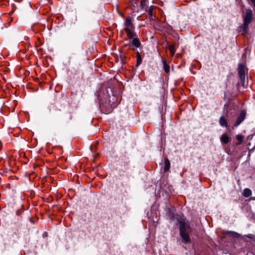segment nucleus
I'll return each mask as SVG.
<instances>
[{"mask_svg":"<svg viewBox=\"0 0 255 255\" xmlns=\"http://www.w3.org/2000/svg\"><path fill=\"white\" fill-rule=\"evenodd\" d=\"M154 8L153 6H151L150 7H147L145 8V10L146 11H148V17L150 18H152V17L153 16V8Z\"/></svg>","mask_w":255,"mask_h":255,"instance_id":"obj_9","label":"nucleus"},{"mask_svg":"<svg viewBox=\"0 0 255 255\" xmlns=\"http://www.w3.org/2000/svg\"><path fill=\"white\" fill-rule=\"evenodd\" d=\"M163 68H164V70L165 72L166 73H169V69H170L169 66L167 64L166 61L165 60L163 61Z\"/></svg>","mask_w":255,"mask_h":255,"instance_id":"obj_13","label":"nucleus"},{"mask_svg":"<svg viewBox=\"0 0 255 255\" xmlns=\"http://www.w3.org/2000/svg\"><path fill=\"white\" fill-rule=\"evenodd\" d=\"M252 191L249 188H246L243 192V196L245 197H249L252 195Z\"/></svg>","mask_w":255,"mask_h":255,"instance_id":"obj_11","label":"nucleus"},{"mask_svg":"<svg viewBox=\"0 0 255 255\" xmlns=\"http://www.w3.org/2000/svg\"><path fill=\"white\" fill-rule=\"evenodd\" d=\"M251 199H252V200H255V197H252V198H251Z\"/></svg>","mask_w":255,"mask_h":255,"instance_id":"obj_20","label":"nucleus"},{"mask_svg":"<svg viewBox=\"0 0 255 255\" xmlns=\"http://www.w3.org/2000/svg\"><path fill=\"white\" fill-rule=\"evenodd\" d=\"M238 73L242 82H244L246 79L245 66L242 64L238 66Z\"/></svg>","mask_w":255,"mask_h":255,"instance_id":"obj_3","label":"nucleus"},{"mask_svg":"<svg viewBox=\"0 0 255 255\" xmlns=\"http://www.w3.org/2000/svg\"><path fill=\"white\" fill-rule=\"evenodd\" d=\"M141 62H142V59H141L140 55L138 54V55L137 57L136 67H138L139 66V65L141 64Z\"/></svg>","mask_w":255,"mask_h":255,"instance_id":"obj_16","label":"nucleus"},{"mask_svg":"<svg viewBox=\"0 0 255 255\" xmlns=\"http://www.w3.org/2000/svg\"><path fill=\"white\" fill-rule=\"evenodd\" d=\"M221 140L224 143H227L229 141L228 135L226 133L223 134L221 137Z\"/></svg>","mask_w":255,"mask_h":255,"instance_id":"obj_10","label":"nucleus"},{"mask_svg":"<svg viewBox=\"0 0 255 255\" xmlns=\"http://www.w3.org/2000/svg\"><path fill=\"white\" fill-rule=\"evenodd\" d=\"M147 5V0H141L140 2V8H144Z\"/></svg>","mask_w":255,"mask_h":255,"instance_id":"obj_15","label":"nucleus"},{"mask_svg":"<svg viewBox=\"0 0 255 255\" xmlns=\"http://www.w3.org/2000/svg\"><path fill=\"white\" fill-rule=\"evenodd\" d=\"M246 113L245 111H242L241 112L240 116H239V117L238 118V119L237 120V121H236V123L235 124L236 126H237V127L238 126L244 121V120H245V119L246 118Z\"/></svg>","mask_w":255,"mask_h":255,"instance_id":"obj_5","label":"nucleus"},{"mask_svg":"<svg viewBox=\"0 0 255 255\" xmlns=\"http://www.w3.org/2000/svg\"><path fill=\"white\" fill-rule=\"evenodd\" d=\"M252 2V4L254 6H255V0H250Z\"/></svg>","mask_w":255,"mask_h":255,"instance_id":"obj_19","label":"nucleus"},{"mask_svg":"<svg viewBox=\"0 0 255 255\" xmlns=\"http://www.w3.org/2000/svg\"><path fill=\"white\" fill-rule=\"evenodd\" d=\"M253 17L252 11L251 9H246V13L244 16L245 23H250Z\"/></svg>","mask_w":255,"mask_h":255,"instance_id":"obj_4","label":"nucleus"},{"mask_svg":"<svg viewBox=\"0 0 255 255\" xmlns=\"http://www.w3.org/2000/svg\"><path fill=\"white\" fill-rule=\"evenodd\" d=\"M168 49L172 55H173L175 52V49L173 45H168Z\"/></svg>","mask_w":255,"mask_h":255,"instance_id":"obj_14","label":"nucleus"},{"mask_svg":"<svg viewBox=\"0 0 255 255\" xmlns=\"http://www.w3.org/2000/svg\"><path fill=\"white\" fill-rule=\"evenodd\" d=\"M244 136L242 135H238L237 136V139L239 141V143H241L243 142Z\"/></svg>","mask_w":255,"mask_h":255,"instance_id":"obj_17","label":"nucleus"},{"mask_svg":"<svg viewBox=\"0 0 255 255\" xmlns=\"http://www.w3.org/2000/svg\"><path fill=\"white\" fill-rule=\"evenodd\" d=\"M219 123L220 125L222 127H227V122L223 116L221 117L220 118Z\"/></svg>","mask_w":255,"mask_h":255,"instance_id":"obj_12","label":"nucleus"},{"mask_svg":"<svg viewBox=\"0 0 255 255\" xmlns=\"http://www.w3.org/2000/svg\"><path fill=\"white\" fill-rule=\"evenodd\" d=\"M249 24L250 23L244 22V25L241 27L240 29V31L242 32V34L245 35L248 33Z\"/></svg>","mask_w":255,"mask_h":255,"instance_id":"obj_6","label":"nucleus"},{"mask_svg":"<svg viewBox=\"0 0 255 255\" xmlns=\"http://www.w3.org/2000/svg\"><path fill=\"white\" fill-rule=\"evenodd\" d=\"M125 24V30L129 38H132L134 37V34L133 31L134 29L133 24L132 22V19L130 16L126 18Z\"/></svg>","mask_w":255,"mask_h":255,"instance_id":"obj_2","label":"nucleus"},{"mask_svg":"<svg viewBox=\"0 0 255 255\" xmlns=\"http://www.w3.org/2000/svg\"><path fill=\"white\" fill-rule=\"evenodd\" d=\"M170 161L167 158H165L164 160V171L166 172L169 170L170 168Z\"/></svg>","mask_w":255,"mask_h":255,"instance_id":"obj_8","label":"nucleus"},{"mask_svg":"<svg viewBox=\"0 0 255 255\" xmlns=\"http://www.w3.org/2000/svg\"><path fill=\"white\" fill-rule=\"evenodd\" d=\"M180 223V234L186 243H190V238L188 234L189 226L184 219H181Z\"/></svg>","mask_w":255,"mask_h":255,"instance_id":"obj_1","label":"nucleus"},{"mask_svg":"<svg viewBox=\"0 0 255 255\" xmlns=\"http://www.w3.org/2000/svg\"><path fill=\"white\" fill-rule=\"evenodd\" d=\"M132 40L131 41V43L133 46H134L136 48H138L140 45V43L139 40L137 38H132Z\"/></svg>","mask_w":255,"mask_h":255,"instance_id":"obj_7","label":"nucleus"},{"mask_svg":"<svg viewBox=\"0 0 255 255\" xmlns=\"http://www.w3.org/2000/svg\"><path fill=\"white\" fill-rule=\"evenodd\" d=\"M230 234L231 235L233 236V237H237L238 236H240L239 234H238V233H236V232H230Z\"/></svg>","mask_w":255,"mask_h":255,"instance_id":"obj_18","label":"nucleus"}]
</instances>
